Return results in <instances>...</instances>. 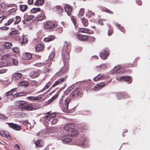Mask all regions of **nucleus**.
<instances>
[{"label": "nucleus", "instance_id": "nucleus-58", "mask_svg": "<svg viewBox=\"0 0 150 150\" xmlns=\"http://www.w3.org/2000/svg\"><path fill=\"white\" fill-rule=\"evenodd\" d=\"M19 33V31L17 30H15L12 31L10 33L11 35L17 34Z\"/></svg>", "mask_w": 150, "mask_h": 150}, {"label": "nucleus", "instance_id": "nucleus-52", "mask_svg": "<svg viewBox=\"0 0 150 150\" xmlns=\"http://www.w3.org/2000/svg\"><path fill=\"white\" fill-rule=\"evenodd\" d=\"M40 9L39 8H33L31 10V11L33 13H36L37 12L39 11Z\"/></svg>", "mask_w": 150, "mask_h": 150}, {"label": "nucleus", "instance_id": "nucleus-7", "mask_svg": "<svg viewBox=\"0 0 150 150\" xmlns=\"http://www.w3.org/2000/svg\"><path fill=\"white\" fill-rule=\"evenodd\" d=\"M57 26V23L55 22L52 21H48L46 22L44 25V27L45 29H50L55 28Z\"/></svg>", "mask_w": 150, "mask_h": 150}, {"label": "nucleus", "instance_id": "nucleus-27", "mask_svg": "<svg viewBox=\"0 0 150 150\" xmlns=\"http://www.w3.org/2000/svg\"><path fill=\"white\" fill-rule=\"evenodd\" d=\"M39 71H31L30 74V76L32 78L37 77L39 75Z\"/></svg>", "mask_w": 150, "mask_h": 150}, {"label": "nucleus", "instance_id": "nucleus-59", "mask_svg": "<svg viewBox=\"0 0 150 150\" xmlns=\"http://www.w3.org/2000/svg\"><path fill=\"white\" fill-rule=\"evenodd\" d=\"M16 8H13L10 10L9 11V12L11 13H12V14H13V13H15L16 11Z\"/></svg>", "mask_w": 150, "mask_h": 150}, {"label": "nucleus", "instance_id": "nucleus-44", "mask_svg": "<svg viewBox=\"0 0 150 150\" xmlns=\"http://www.w3.org/2000/svg\"><path fill=\"white\" fill-rule=\"evenodd\" d=\"M124 94L122 93L117 92L116 94V97L117 99H121L124 96Z\"/></svg>", "mask_w": 150, "mask_h": 150}, {"label": "nucleus", "instance_id": "nucleus-54", "mask_svg": "<svg viewBox=\"0 0 150 150\" xmlns=\"http://www.w3.org/2000/svg\"><path fill=\"white\" fill-rule=\"evenodd\" d=\"M29 99L34 100H39V97H38L29 96L28 97Z\"/></svg>", "mask_w": 150, "mask_h": 150}, {"label": "nucleus", "instance_id": "nucleus-29", "mask_svg": "<svg viewBox=\"0 0 150 150\" xmlns=\"http://www.w3.org/2000/svg\"><path fill=\"white\" fill-rule=\"evenodd\" d=\"M121 68V67L120 65H118L115 67L110 72L112 74L115 73L117 71L119 70Z\"/></svg>", "mask_w": 150, "mask_h": 150}, {"label": "nucleus", "instance_id": "nucleus-26", "mask_svg": "<svg viewBox=\"0 0 150 150\" xmlns=\"http://www.w3.org/2000/svg\"><path fill=\"white\" fill-rule=\"evenodd\" d=\"M45 18V16L43 13H41L40 15H38L35 18V20L36 21H40L43 19Z\"/></svg>", "mask_w": 150, "mask_h": 150}, {"label": "nucleus", "instance_id": "nucleus-63", "mask_svg": "<svg viewBox=\"0 0 150 150\" xmlns=\"http://www.w3.org/2000/svg\"><path fill=\"white\" fill-rule=\"evenodd\" d=\"M13 93L11 91H8L7 93L6 94V96H9L11 95Z\"/></svg>", "mask_w": 150, "mask_h": 150}, {"label": "nucleus", "instance_id": "nucleus-61", "mask_svg": "<svg viewBox=\"0 0 150 150\" xmlns=\"http://www.w3.org/2000/svg\"><path fill=\"white\" fill-rule=\"evenodd\" d=\"M58 95L56 94L52 97L51 99L53 101L58 97Z\"/></svg>", "mask_w": 150, "mask_h": 150}, {"label": "nucleus", "instance_id": "nucleus-64", "mask_svg": "<svg viewBox=\"0 0 150 150\" xmlns=\"http://www.w3.org/2000/svg\"><path fill=\"white\" fill-rule=\"evenodd\" d=\"M74 86H70L67 89V90H68V91H70L71 90H72L74 88Z\"/></svg>", "mask_w": 150, "mask_h": 150}, {"label": "nucleus", "instance_id": "nucleus-57", "mask_svg": "<svg viewBox=\"0 0 150 150\" xmlns=\"http://www.w3.org/2000/svg\"><path fill=\"white\" fill-rule=\"evenodd\" d=\"M13 51L15 53H18L19 52V49L17 47H15L13 48Z\"/></svg>", "mask_w": 150, "mask_h": 150}, {"label": "nucleus", "instance_id": "nucleus-22", "mask_svg": "<svg viewBox=\"0 0 150 150\" xmlns=\"http://www.w3.org/2000/svg\"><path fill=\"white\" fill-rule=\"evenodd\" d=\"M22 74L19 73H14L12 75V79L17 80L21 79L22 77Z\"/></svg>", "mask_w": 150, "mask_h": 150}, {"label": "nucleus", "instance_id": "nucleus-2", "mask_svg": "<svg viewBox=\"0 0 150 150\" xmlns=\"http://www.w3.org/2000/svg\"><path fill=\"white\" fill-rule=\"evenodd\" d=\"M56 114L55 113L49 114L45 115L44 117V121L48 124L51 123L54 125L58 121V119L56 117Z\"/></svg>", "mask_w": 150, "mask_h": 150}, {"label": "nucleus", "instance_id": "nucleus-12", "mask_svg": "<svg viewBox=\"0 0 150 150\" xmlns=\"http://www.w3.org/2000/svg\"><path fill=\"white\" fill-rule=\"evenodd\" d=\"M9 127L16 130H20L21 129V126L12 123H8Z\"/></svg>", "mask_w": 150, "mask_h": 150}, {"label": "nucleus", "instance_id": "nucleus-46", "mask_svg": "<svg viewBox=\"0 0 150 150\" xmlns=\"http://www.w3.org/2000/svg\"><path fill=\"white\" fill-rule=\"evenodd\" d=\"M62 29V27H59L57 24V26L55 28H54V30L55 31H58L59 33H61L63 31Z\"/></svg>", "mask_w": 150, "mask_h": 150}, {"label": "nucleus", "instance_id": "nucleus-24", "mask_svg": "<svg viewBox=\"0 0 150 150\" xmlns=\"http://www.w3.org/2000/svg\"><path fill=\"white\" fill-rule=\"evenodd\" d=\"M77 38L79 40L81 41H86L88 39V37L85 35H81L79 34L77 36Z\"/></svg>", "mask_w": 150, "mask_h": 150}, {"label": "nucleus", "instance_id": "nucleus-15", "mask_svg": "<svg viewBox=\"0 0 150 150\" xmlns=\"http://www.w3.org/2000/svg\"><path fill=\"white\" fill-rule=\"evenodd\" d=\"M74 128V125L72 123L68 124L64 126L63 128L66 131H69V132Z\"/></svg>", "mask_w": 150, "mask_h": 150}, {"label": "nucleus", "instance_id": "nucleus-19", "mask_svg": "<svg viewBox=\"0 0 150 150\" xmlns=\"http://www.w3.org/2000/svg\"><path fill=\"white\" fill-rule=\"evenodd\" d=\"M53 9L54 10L57 11L59 14H61L64 11L62 7L59 6H55L53 8Z\"/></svg>", "mask_w": 150, "mask_h": 150}, {"label": "nucleus", "instance_id": "nucleus-48", "mask_svg": "<svg viewBox=\"0 0 150 150\" xmlns=\"http://www.w3.org/2000/svg\"><path fill=\"white\" fill-rule=\"evenodd\" d=\"M116 24L118 27V28H119L120 30L123 33L125 32V30L123 26H122L121 25L117 23H116Z\"/></svg>", "mask_w": 150, "mask_h": 150}, {"label": "nucleus", "instance_id": "nucleus-41", "mask_svg": "<svg viewBox=\"0 0 150 150\" xmlns=\"http://www.w3.org/2000/svg\"><path fill=\"white\" fill-rule=\"evenodd\" d=\"M28 82L24 81L20 82V83L18 84V86H23L26 87L28 86Z\"/></svg>", "mask_w": 150, "mask_h": 150}, {"label": "nucleus", "instance_id": "nucleus-56", "mask_svg": "<svg viewBox=\"0 0 150 150\" xmlns=\"http://www.w3.org/2000/svg\"><path fill=\"white\" fill-rule=\"evenodd\" d=\"M28 42V39L25 36L23 37L22 41L21 42L22 43H26Z\"/></svg>", "mask_w": 150, "mask_h": 150}, {"label": "nucleus", "instance_id": "nucleus-40", "mask_svg": "<svg viewBox=\"0 0 150 150\" xmlns=\"http://www.w3.org/2000/svg\"><path fill=\"white\" fill-rule=\"evenodd\" d=\"M104 77V75L103 74H98L94 78V79L95 81H97L102 79Z\"/></svg>", "mask_w": 150, "mask_h": 150}, {"label": "nucleus", "instance_id": "nucleus-1", "mask_svg": "<svg viewBox=\"0 0 150 150\" xmlns=\"http://www.w3.org/2000/svg\"><path fill=\"white\" fill-rule=\"evenodd\" d=\"M71 47L69 43L65 42V44L62 51V57L64 63V66L60 69L59 72L57 74L59 76H62L67 72L68 70V62L69 59V52Z\"/></svg>", "mask_w": 150, "mask_h": 150}, {"label": "nucleus", "instance_id": "nucleus-28", "mask_svg": "<svg viewBox=\"0 0 150 150\" xmlns=\"http://www.w3.org/2000/svg\"><path fill=\"white\" fill-rule=\"evenodd\" d=\"M64 78H60L57 81L52 85V87H54L55 86L61 83L64 81Z\"/></svg>", "mask_w": 150, "mask_h": 150}, {"label": "nucleus", "instance_id": "nucleus-60", "mask_svg": "<svg viewBox=\"0 0 150 150\" xmlns=\"http://www.w3.org/2000/svg\"><path fill=\"white\" fill-rule=\"evenodd\" d=\"M7 70L6 69H2L0 70V74H2L6 72Z\"/></svg>", "mask_w": 150, "mask_h": 150}, {"label": "nucleus", "instance_id": "nucleus-55", "mask_svg": "<svg viewBox=\"0 0 150 150\" xmlns=\"http://www.w3.org/2000/svg\"><path fill=\"white\" fill-rule=\"evenodd\" d=\"M108 26L110 28V29L108 30V35L109 36H110L112 33L113 30L111 29H110L111 26L110 25L108 24Z\"/></svg>", "mask_w": 150, "mask_h": 150}, {"label": "nucleus", "instance_id": "nucleus-45", "mask_svg": "<svg viewBox=\"0 0 150 150\" xmlns=\"http://www.w3.org/2000/svg\"><path fill=\"white\" fill-rule=\"evenodd\" d=\"M84 12V9L83 8L80 9L78 14L79 17H81L83 15Z\"/></svg>", "mask_w": 150, "mask_h": 150}, {"label": "nucleus", "instance_id": "nucleus-49", "mask_svg": "<svg viewBox=\"0 0 150 150\" xmlns=\"http://www.w3.org/2000/svg\"><path fill=\"white\" fill-rule=\"evenodd\" d=\"M97 67L103 70H104L107 67V65L106 64H101L99 66Z\"/></svg>", "mask_w": 150, "mask_h": 150}, {"label": "nucleus", "instance_id": "nucleus-47", "mask_svg": "<svg viewBox=\"0 0 150 150\" xmlns=\"http://www.w3.org/2000/svg\"><path fill=\"white\" fill-rule=\"evenodd\" d=\"M82 22L84 26H87L88 24L87 20L84 18H83L82 19Z\"/></svg>", "mask_w": 150, "mask_h": 150}, {"label": "nucleus", "instance_id": "nucleus-37", "mask_svg": "<svg viewBox=\"0 0 150 150\" xmlns=\"http://www.w3.org/2000/svg\"><path fill=\"white\" fill-rule=\"evenodd\" d=\"M0 135L3 137H6L8 138L10 137L9 134L8 133L4 131H2L0 132Z\"/></svg>", "mask_w": 150, "mask_h": 150}, {"label": "nucleus", "instance_id": "nucleus-51", "mask_svg": "<svg viewBox=\"0 0 150 150\" xmlns=\"http://www.w3.org/2000/svg\"><path fill=\"white\" fill-rule=\"evenodd\" d=\"M21 21V18L19 16H16V21L14 24H16L19 23Z\"/></svg>", "mask_w": 150, "mask_h": 150}, {"label": "nucleus", "instance_id": "nucleus-11", "mask_svg": "<svg viewBox=\"0 0 150 150\" xmlns=\"http://www.w3.org/2000/svg\"><path fill=\"white\" fill-rule=\"evenodd\" d=\"M13 54L11 53L7 54L4 56V57L5 59L8 58H11V60L13 65L16 66L18 64V62L17 59L11 57V56H13Z\"/></svg>", "mask_w": 150, "mask_h": 150}, {"label": "nucleus", "instance_id": "nucleus-35", "mask_svg": "<svg viewBox=\"0 0 150 150\" xmlns=\"http://www.w3.org/2000/svg\"><path fill=\"white\" fill-rule=\"evenodd\" d=\"M26 95V94L23 92H20L14 94L13 95L14 98H16L17 97H20L21 96H24Z\"/></svg>", "mask_w": 150, "mask_h": 150}, {"label": "nucleus", "instance_id": "nucleus-9", "mask_svg": "<svg viewBox=\"0 0 150 150\" xmlns=\"http://www.w3.org/2000/svg\"><path fill=\"white\" fill-rule=\"evenodd\" d=\"M64 9L68 15L71 16L72 12V7L69 4H67L64 6Z\"/></svg>", "mask_w": 150, "mask_h": 150}, {"label": "nucleus", "instance_id": "nucleus-13", "mask_svg": "<svg viewBox=\"0 0 150 150\" xmlns=\"http://www.w3.org/2000/svg\"><path fill=\"white\" fill-rule=\"evenodd\" d=\"M109 55V51L107 49L103 50L100 53V57L102 59H105Z\"/></svg>", "mask_w": 150, "mask_h": 150}, {"label": "nucleus", "instance_id": "nucleus-34", "mask_svg": "<svg viewBox=\"0 0 150 150\" xmlns=\"http://www.w3.org/2000/svg\"><path fill=\"white\" fill-rule=\"evenodd\" d=\"M44 0H37L35 3L34 5L39 6H42L44 4Z\"/></svg>", "mask_w": 150, "mask_h": 150}, {"label": "nucleus", "instance_id": "nucleus-17", "mask_svg": "<svg viewBox=\"0 0 150 150\" xmlns=\"http://www.w3.org/2000/svg\"><path fill=\"white\" fill-rule=\"evenodd\" d=\"M105 85V83L103 82H101L98 83L93 88V90L95 91H98L100 88L103 87Z\"/></svg>", "mask_w": 150, "mask_h": 150}, {"label": "nucleus", "instance_id": "nucleus-30", "mask_svg": "<svg viewBox=\"0 0 150 150\" xmlns=\"http://www.w3.org/2000/svg\"><path fill=\"white\" fill-rule=\"evenodd\" d=\"M42 83V81L40 80H39L38 81H32L31 83V85L32 86H37L40 85Z\"/></svg>", "mask_w": 150, "mask_h": 150}, {"label": "nucleus", "instance_id": "nucleus-25", "mask_svg": "<svg viewBox=\"0 0 150 150\" xmlns=\"http://www.w3.org/2000/svg\"><path fill=\"white\" fill-rule=\"evenodd\" d=\"M33 106L32 104H27L26 103L24 109L30 111L32 110H33Z\"/></svg>", "mask_w": 150, "mask_h": 150}, {"label": "nucleus", "instance_id": "nucleus-6", "mask_svg": "<svg viewBox=\"0 0 150 150\" xmlns=\"http://www.w3.org/2000/svg\"><path fill=\"white\" fill-rule=\"evenodd\" d=\"M83 95V93L81 89L80 88H77L71 92L70 96L72 98L75 96L81 97Z\"/></svg>", "mask_w": 150, "mask_h": 150}, {"label": "nucleus", "instance_id": "nucleus-16", "mask_svg": "<svg viewBox=\"0 0 150 150\" xmlns=\"http://www.w3.org/2000/svg\"><path fill=\"white\" fill-rule=\"evenodd\" d=\"M88 143L89 142L88 139L86 138L85 137L83 138V140L80 143H76V144L81 146H87L88 145Z\"/></svg>", "mask_w": 150, "mask_h": 150}, {"label": "nucleus", "instance_id": "nucleus-36", "mask_svg": "<svg viewBox=\"0 0 150 150\" xmlns=\"http://www.w3.org/2000/svg\"><path fill=\"white\" fill-rule=\"evenodd\" d=\"M35 144L37 147H40L42 146L43 143L41 140L38 139L35 142Z\"/></svg>", "mask_w": 150, "mask_h": 150}, {"label": "nucleus", "instance_id": "nucleus-38", "mask_svg": "<svg viewBox=\"0 0 150 150\" xmlns=\"http://www.w3.org/2000/svg\"><path fill=\"white\" fill-rule=\"evenodd\" d=\"M51 84L52 83L50 81H49L47 83L44 88H43L42 90H41V91H40L39 92H42L45 91L46 89L48 88L49 87V86H50Z\"/></svg>", "mask_w": 150, "mask_h": 150}, {"label": "nucleus", "instance_id": "nucleus-43", "mask_svg": "<svg viewBox=\"0 0 150 150\" xmlns=\"http://www.w3.org/2000/svg\"><path fill=\"white\" fill-rule=\"evenodd\" d=\"M20 122L22 124L27 125L28 127H29L30 129L31 128V127L30 126V123L28 122V120L22 121Z\"/></svg>", "mask_w": 150, "mask_h": 150}, {"label": "nucleus", "instance_id": "nucleus-20", "mask_svg": "<svg viewBox=\"0 0 150 150\" xmlns=\"http://www.w3.org/2000/svg\"><path fill=\"white\" fill-rule=\"evenodd\" d=\"M32 57L31 54L29 52H26L24 53L23 54L22 58L24 60H29Z\"/></svg>", "mask_w": 150, "mask_h": 150}, {"label": "nucleus", "instance_id": "nucleus-21", "mask_svg": "<svg viewBox=\"0 0 150 150\" xmlns=\"http://www.w3.org/2000/svg\"><path fill=\"white\" fill-rule=\"evenodd\" d=\"M79 31L81 33H87L88 34H92L93 33V31L85 28H79Z\"/></svg>", "mask_w": 150, "mask_h": 150}, {"label": "nucleus", "instance_id": "nucleus-53", "mask_svg": "<svg viewBox=\"0 0 150 150\" xmlns=\"http://www.w3.org/2000/svg\"><path fill=\"white\" fill-rule=\"evenodd\" d=\"M14 19L13 18H12L10 19L6 23H5L4 25L6 26L8 25H10L12 22H13L14 21Z\"/></svg>", "mask_w": 150, "mask_h": 150}, {"label": "nucleus", "instance_id": "nucleus-62", "mask_svg": "<svg viewBox=\"0 0 150 150\" xmlns=\"http://www.w3.org/2000/svg\"><path fill=\"white\" fill-rule=\"evenodd\" d=\"M14 147L16 148V150H20V147L18 145L16 144L14 145Z\"/></svg>", "mask_w": 150, "mask_h": 150}, {"label": "nucleus", "instance_id": "nucleus-3", "mask_svg": "<svg viewBox=\"0 0 150 150\" xmlns=\"http://www.w3.org/2000/svg\"><path fill=\"white\" fill-rule=\"evenodd\" d=\"M63 97H62L59 101V105L61 108L64 112H67L68 111V106L69 103L70 102L71 99L67 98L65 99L64 103H63Z\"/></svg>", "mask_w": 150, "mask_h": 150}, {"label": "nucleus", "instance_id": "nucleus-50", "mask_svg": "<svg viewBox=\"0 0 150 150\" xmlns=\"http://www.w3.org/2000/svg\"><path fill=\"white\" fill-rule=\"evenodd\" d=\"M86 15L89 17H90L94 16L95 13L92 11H88V12H86Z\"/></svg>", "mask_w": 150, "mask_h": 150}, {"label": "nucleus", "instance_id": "nucleus-18", "mask_svg": "<svg viewBox=\"0 0 150 150\" xmlns=\"http://www.w3.org/2000/svg\"><path fill=\"white\" fill-rule=\"evenodd\" d=\"M78 134V131L74 128L69 132V135L72 138L74 137H75L77 136Z\"/></svg>", "mask_w": 150, "mask_h": 150}, {"label": "nucleus", "instance_id": "nucleus-31", "mask_svg": "<svg viewBox=\"0 0 150 150\" xmlns=\"http://www.w3.org/2000/svg\"><path fill=\"white\" fill-rule=\"evenodd\" d=\"M19 8L21 11L24 12L27 9L28 6L27 5H19Z\"/></svg>", "mask_w": 150, "mask_h": 150}, {"label": "nucleus", "instance_id": "nucleus-4", "mask_svg": "<svg viewBox=\"0 0 150 150\" xmlns=\"http://www.w3.org/2000/svg\"><path fill=\"white\" fill-rule=\"evenodd\" d=\"M55 54L54 52L52 51L50 54L49 59L45 62L38 63L36 64L35 66L40 67L45 65H47V67H49L51 64V60H52L54 57Z\"/></svg>", "mask_w": 150, "mask_h": 150}, {"label": "nucleus", "instance_id": "nucleus-5", "mask_svg": "<svg viewBox=\"0 0 150 150\" xmlns=\"http://www.w3.org/2000/svg\"><path fill=\"white\" fill-rule=\"evenodd\" d=\"M52 128L51 127L47 129L41 131L37 134V135L40 137H47L50 134V132H53L52 130Z\"/></svg>", "mask_w": 150, "mask_h": 150}, {"label": "nucleus", "instance_id": "nucleus-8", "mask_svg": "<svg viewBox=\"0 0 150 150\" xmlns=\"http://www.w3.org/2000/svg\"><path fill=\"white\" fill-rule=\"evenodd\" d=\"M117 80L120 81H125L128 82V83H130L132 82V80L131 79V77L129 76H122L121 77H118L116 78Z\"/></svg>", "mask_w": 150, "mask_h": 150}, {"label": "nucleus", "instance_id": "nucleus-32", "mask_svg": "<svg viewBox=\"0 0 150 150\" xmlns=\"http://www.w3.org/2000/svg\"><path fill=\"white\" fill-rule=\"evenodd\" d=\"M44 45L42 44H37L35 46L36 50L39 52L43 48Z\"/></svg>", "mask_w": 150, "mask_h": 150}, {"label": "nucleus", "instance_id": "nucleus-39", "mask_svg": "<svg viewBox=\"0 0 150 150\" xmlns=\"http://www.w3.org/2000/svg\"><path fill=\"white\" fill-rule=\"evenodd\" d=\"M34 17V16L32 15H30L28 16L27 15H25L24 16V19H26L27 21H29L33 19Z\"/></svg>", "mask_w": 150, "mask_h": 150}, {"label": "nucleus", "instance_id": "nucleus-42", "mask_svg": "<svg viewBox=\"0 0 150 150\" xmlns=\"http://www.w3.org/2000/svg\"><path fill=\"white\" fill-rule=\"evenodd\" d=\"M101 10H102V11H105V12L108 13L110 14H112L113 13V12L112 11L109 10L108 8H106L104 7H102L101 8Z\"/></svg>", "mask_w": 150, "mask_h": 150}, {"label": "nucleus", "instance_id": "nucleus-23", "mask_svg": "<svg viewBox=\"0 0 150 150\" xmlns=\"http://www.w3.org/2000/svg\"><path fill=\"white\" fill-rule=\"evenodd\" d=\"M55 38L54 36L50 35L44 39V41L46 42H48L54 40Z\"/></svg>", "mask_w": 150, "mask_h": 150}, {"label": "nucleus", "instance_id": "nucleus-33", "mask_svg": "<svg viewBox=\"0 0 150 150\" xmlns=\"http://www.w3.org/2000/svg\"><path fill=\"white\" fill-rule=\"evenodd\" d=\"M3 45L5 48L9 49L12 46L11 43L9 42H5L3 44Z\"/></svg>", "mask_w": 150, "mask_h": 150}, {"label": "nucleus", "instance_id": "nucleus-10", "mask_svg": "<svg viewBox=\"0 0 150 150\" xmlns=\"http://www.w3.org/2000/svg\"><path fill=\"white\" fill-rule=\"evenodd\" d=\"M61 139L64 143L66 144L70 142L73 139L69 134L62 137H61Z\"/></svg>", "mask_w": 150, "mask_h": 150}, {"label": "nucleus", "instance_id": "nucleus-14", "mask_svg": "<svg viewBox=\"0 0 150 150\" xmlns=\"http://www.w3.org/2000/svg\"><path fill=\"white\" fill-rule=\"evenodd\" d=\"M26 103L23 100L18 101L16 102V104L19 108L24 109Z\"/></svg>", "mask_w": 150, "mask_h": 150}]
</instances>
